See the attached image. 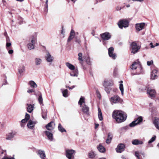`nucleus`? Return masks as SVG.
<instances>
[{"mask_svg": "<svg viewBox=\"0 0 159 159\" xmlns=\"http://www.w3.org/2000/svg\"><path fill=\"white\" fill-rule=\"evenodd\" d=\"M100 159H106L105 158L102 157Z\"/></svg>", "mask_w": 159, "mask_h": 159, "instance_id": "64", "label": "nucleus"}, {"mask_svg": "<svg viewBox=\"0 0 159 159\" xmlns=\"http://www.w3.org/2000/svg\"><path fill=\"white\" fill-rule=\"evenodd\" d=\"M147 93L151 97H154L156 93L154 89H152L150 88H148L147 90Z\"/></svg>", "mask_w": 159, "mask_h": 159, "instance_id": "19", "label": "nucleus"}, {"mask_svg": "<svg viewBox=\"0 0 159 159\" xmlns=\"http://www.w3.org/2000/svg\"><path fill=\"white\" fill-rule=\"evenodd\" d=\"M112 116L118 123L125 121L127 117L126 114L121 110H114L112 113Z\"/></svg>", "mask_w": 159, "mask_h": 159, "instance_id": "1", "label": "nucleus"}, {"mask_svg": "<svg viewBox=\"0 0 159 159\" xmlns=\"http://www.w3.org/2000/svg\"><path fill=\"white\" fill-rule=\"evenodd\" d=\"M121 9V8L120 7H117L116 8V9L117 10H120Z\"/></svg>", "mask_w": 159, "mask_h": 159, "instance_id": "58", "label": "nucleus"}, {"mask_svg": "<svg viewBox=\"0 0 159 159\" xmlns=\"http://www.w3.org/2000/svg\"><path fill=\"white\" fill-rule=\"evenodd\" d=\"M35 63L36 65L39 66L40 65L42 62V60L39 57H36L34 59Z\"/></svg>", "mask_w": 159, "mask_h": 159, "instance_id": "30", "label": "nucleus"}, {"mask_svg": "<svg viewBox=\"0 0 159 159\" xmlns=\"http://www.w3.org/2000/svg\"><path fill=\"white\" fill-rule=\"evenodd\" d=\"M66 66L72 70V71L70 73V75L71 76H78V71L77 69L75 68V67L73 65L69 62H66Z\"/></svg>", "mask_w": 159, "mask_h": 159, "instance_id": "3", "label": "nucleus"}, {"mask_svg": "<svg viewBox=\"0 0 159 159\" xmlns=\"http://www.w3.org/2000/svg\"><path fill=\"white\" fill-rule=\"evenodd\" d=\"M97 148L98 151L100 152H103L105 151V149L104 147L102 146L101 144H99L98 147Z\"/></svg>", "mask_w": 159, "mask_h": 159, "instance_id": "33", "label": "nucleus"}, {"mask_svg": "<svg viewBox=\"0 0 159 159\" xmlns=\"http://www.w3.org/2000/svg\"><path fill=\"white\" fill-rule=\"evenodd\" d=\"M29 84L31 87L34 88H36L37 85L36 83L33 81H30L29 82Z\"/></svg>", "mask_w": 159, "mask_h": 159, "instance_id": "35", "label": "nucleus"}, {"mask_svg": "<svg viewBox=\"0 0 159 159\" xmlns=\"http://www.w3.org/2000/svg\"><path fill=\"white\" fill-rule=\"evenodd\" d=\"M114 49L111 47L108 49V55L110 57L113 59H115L116 57V53H114Z\"/></svg>", "mask_w": 159, "mask_h": 159, "instance_id": "11", "label": "nucleus"}, {"mask_svg": "<svg viewBox=\"0 0 159 159\" xmlns=\"http://www.w3.org/2000/svg\"><path fill=\"white\" fill-rule=\"evenodd\" d=\"M36 123V121H33L31 120H30L27 124V126L29 129H32L34 127Z\"/></svg>", "mask_w": 159, "mask_h": 159, "instance_id": "16", "label": "nucleus"}, {"mask_svg": "<svg viewBox=\"0 0 159 159\" xmlns=\"http://www.w3.org/2000/svg\"><path fill=\"white\" fill-rule=\"evenodd\" d=\"M144 23L136 24L135 25L136 29L138 31H140L144 28Z\"/></svg>", "mask_w": 159, "mask_h": 159, "instance_id": "17", "label": "nucleus"}, {"mask_svg": "<svg viewBox=\"0 0 159 159\" xmlns=\"http://www.w3.org/2000/svg\"><path fill=\"white\" fill-rule=\"evenodd\" d=\"M149 45L151 47V48H154L155 47V46L153 45V43L152 42L150 43Z\"/></svg>", "mask_w": 159, "mask_h": 159, "instance_id": "51", "label": "nucleus"}, {"mask_svg": "<svg viewBox=\"0 0 159 159\" xmlns=\"http://www.w3.org/2000/svg\"><path fill=\"white\" fill-rule=\"evenodd\" d=\"M78 56H79L78 59L80 61H83V60L82 59V53L80 52L78 54Z\"/></svg>", "mask_w": 159, "mask_h": 159, "instance_id": "42", "label": "nucleus"}, {"mask_svg": "<svg viewBox=\"0 0 159 159\" xmlns=\"http://www.w3.org/2000/svg\"><path fill=\"white\" fill-rule=\"evenodd\" d=\"M102 84L104 87L105 91L108 94H109L110 92V89L108 87L112 86L114 84V82L113 80L109 79H105L103 81Z\"/></svg>", "mask_w": 159, "mask_h": 159, "instance_id": "2", "label": "nucleus"}, {"mask_svg": "<svg viewBox=\"0 0 159 159\" xmlns=\"http://www.w3.org/2000/svg\"><path fill=\"white\" fill-rule=\"evenodd\" d=\"M75 32L73 29H71L70 32V36L68 39L67 42H69L75 37Z\"/></svg>", "mask_w": 159, "mask_h": 159, "instance_id": "25", "label": "nucleus"}, {"mask_svg": "<svg viewBox=\"0 0 159 159\" xmlns=\"http://www.w3.org/2000/svg\"><path fill=\"white\" fill-rule=\"evenodd\" d=\"M3 159H15L14 157H4Z\"/></svg>", "mask_w": 159, "mask_h": 159, "instance_id": "53", "label": "nucleus"}, {"mask_svg": "<svg viewBox=\"0 0 159 159\" xmlns=\"http://www.w3.org/2000/svg\"><path fill=\"white\" fill-rule=\"evenodd\" d=\"M39 103L42 105H43V99L41 95H40L38 98Z\"/></svg>", "mask_w": 159, "mask_h": 159, "instance_id": "40", "label": "nucleus"}, {"mask_svg": "<svg viewBox=\"0 0 159 159\" xmlns=\"http://www.w3.org/2000/svg\"><path fill=\"white\" fill-rule=\"evenodd\" d=\"M158 70L157 69L153 70L151 73V75H153L154 74H157V73Z\"/></svg>", "mask_w": 159, "mask_h": 159, "instance_id": "48", "label": "nucleus"}, {"mask_svg": "<svg viewBox=\"0 0 159 159\" xmlns=\"http://www.w3.org/2000/svg\"><path fill=\"white\" fill-rule=\"evenodd\" d=\"M118 25L120 28L122 29L123 27L125 28L127 27L129 25V22L127 20H122L119 21Z\"/></svg>", "mask_w": 159, "mask_h": 159, "instance_id": "10", "label": "nucleus"}, {"mask_svg": "<svg viewBox=\"0 0 159 159\" xmlns=\"http://www.w3.org/2000/svg\"><path fill=\"white\" fill-rule=\"evenodd\" d=\"M125 145L122 143L119 144L116 148V151L118 153H121L124 150Z\"/></svg>", "mask_w": 159, "mask_h": 159, "instance_id": "15", "label": "nucleus"}, {"mask_svg": "<svg viewBox=\"0 0 159 159\" xmlns=\"http://www.w3.org/2000/svg\"><path fill=\"white\" fill-rule=\"evenodd\" d=\"M130 48L131 51V53L134 54L138 51L140 49V47L139 46L137 45L136 42H133L130 43Z\"/></svg>", "mask_w": 159, "mask_h": 159, "instance_id": "4", "label": "nucleus"}, {"mask_svg": "<svg viewBox=\"0 0 159 159\" xmlns=\"http://www.w3.org/2000/svg\"><path fill=\"white\" fill-rule=\"evenodd\" d=\"M64 32H65L64 30L63 29V27L62 28V30L61 31V34H64Z\"/></svg>", "mask_w": 159, "mask_h": 159, "instance_id": "55", "label": "nucleus"}, {"mask_svg": "<svg viewBox=\"0 0 159 159\" xmlns=\"http://www.w3.org/2000/svg\"><path fill=\"white\" fill-rule=\"evenodd\" d=\"M38 153L42 159L44 158L46 156L44 152L41 150H38Z\"/></svg>", "mask_w": 159, "mask_h": 159, "instance_id": "27", "label": "nucleus"}, {"mask_svg": "<svg viewBox=\"0 0 159 159\" xmlns=\"http://www.w3.org/2000/svg\"><path fill=\"white\" fill-rule=\"evenodd\" d=\"M121 158H122V159H126L123 156Z\"/></svg>", "mask_w": 159, "mask_h": 159, "instance_id": "63", "label": "nucleus"}, {"mask_svg": "<svg viewBox=\"0 0 159 159\" xmlns=\"http://www.w3.org/2000/svg\"><path fill=\"white\" fill-rule=\"evenodd\" d=\"M58 129L59 131L61 132H66V130L61 126V124H59L58 126Z\"/></svg>", "mask_w": 159, "mask_h": 159, "instance_id": "36", "label": "nucleus"}, {"mask_svg": "<svg viewBox=\"0 0 159 159\" xmlns=\"http://www.w3.org/2000/svg\"><path fill=\"white\" fill-rule=\"evenodd\" d=\"M45 58L46 61L50 64L53 62L54 60V57L48 51L45 52Z\"/></svg>", "mask_w": 159, "mask_h": 159, "instance_id": "7", "label": "nucleus"}, {"mask_svg": "<svg viewBox=\"0 0 159 159\" xmlns=\"http://www.w3.org/2000/svg\"><path fill=\"white\" fill-rule=\"evenodd\" d=\"M55 127V124L53 121L51 122L46 125V128L49 130H52Z\"/></svg>", "mask_w": 159, "mask_h": 159, "instance_id": "13", "label": "nucleus"}, {"mask_svg": "<svg viewBox=\"0 0 159 159\" xmlns=\"http://www.w3.org/2000/svg\"><path fill=\"white\" fill-rule=\"evenodd\" d=\"M120 98L117 95H115L109 98V101L112 105L119 103L120 101Z\"/></svg>", "mask_w": 159, "mask_h": 159, "instance_id": "9", "label": "nucleus"}, {"mask_svg": "<svg viewBox=\"0 0 159 159\" xmlns=\"http://www.w3.org/2000/svg\"><path fill=\"white\" fill-rule=\"evenodd\" d=\"M36 42V39L33 37L29 39L27 45L28 48L30 50L34 49Z\"/></svg>", "mask_w": 159, "mask_h": 159, "instance_id": "5", "label": "nucleus"}, {"mask_svg": "<svg viewBox=\"0 0 159 159\" xmlns=\"http://www.w3.org/2000/svg\"><path fill=\"white\" fill-rule=\"evenodd\" d=\"M16 0L20 2H23V1H24V0Z\"/></svg>", "mask_w": 159, "mask_h": 159, "instance_id": "60", "label": "nucleus"}, {"mask_svg": "<svg viewBox=\"0 0 159 159\" xmlns=\"http://www.w3.org/2000/svg\"><path fill=\"white\" fill-rule=\"evenodd\" d=\"M153 61L152 60H151L150 61H148L147 62V65L148 66H150L153 64Z\"/></svg>", "mask_w": 159, "mask_h": 159, "instance_id": "50", "label": "nucleus"}, {"mask_svg": "<svg viewBox=\"0 0 159 159\" xmlns=\"http://www.w3.org/2000/svg\"><path fill=\"white\" fill-rule=\"evenodd\" d=\"M153 123L155 127L159 130V117L155 118L153 121Z\"/></svg>", "mask_w": 159, "mask_h": 159, "instance_id": "23", "label": "nucleus"}, {"mask_svg": "<svg viewBox=\"0 0 159 159\" xmlns=\"http://www.w3.org/2000/svg\"><path fill=\"white\" fill-rule=\"evenodd\" d=\"M75 152L72 149H68L66 151V155L68 159H73Z\"/></svg>", "mask_w": 159, "mask_h": 159, "instance_id": "8", "label": "nucleus"}, {"mask_svg": "<svg viewBox=\"0 0 159 159\" xmlns=\"http://www.w3.org/2000/svg\"><path fill=\"white\" fill-rule=\"evenodd\" d=\"M16 134V133L15 132L9 133L7 135L6 139L7 140H11L14 137Z\"/></svg>", "mask_w": 159, "mask_h": 159, "instance_id": "24", "label": "nucleus"}, {"mask_svg": "<svg viewBox=\"0 0 159 159\" xmlns=\"http://www.w3.org/2000/svg\"><path fill=\"white\" fill-rule=\"evenodd\" d=\"M18 71L19 73L20 74H22L25 71V67L24 64H21L20 65L18 69Z\"/></svg>", "mask_w": 159, "mask_h": 159, "instance_id": "21", "label": "nucleus"}, {"mask_svg": "<svg viewBox=\"0 0 159 159\" xmlns=\"http://www.w3.org/2000/svg\"><path fill=\"white\" fill-rule=\"evenodd\" d=\"M34 105L31 104H27V111L29 113H31L34 110Z\"/></svg>", "mask_w": 159, "mask_h": 159, "instance_id": "28", "label": "nucleus"}, {"mask_svg": "<svg viewBox=\"0 0 159 159\" xmlns=\"http://www.w3.org/2000/svg\"><path fill=\"white\" fill-rule=\"evenodd\" d=\"M86 61L87 63L89 65H90L91 64L92 61H90L89 57H87L86 59Z\"/></svg>", "mask_w": 159, "mask_h": 159, "instance_id": "43", "label": "nucleus"}, {"mask_svg": "<svg viewBox=\"0 0 159 159\" xmlns=\"http://www.w3.org/2000/svg\"><path fill=\"white\" fill-rule=\"evenodd\" d=\"M113 135L111 133H109L108 134L107 138L106 140V143L107 144L110 143L112 138Z\"/></svg>", "mask_w": 159, "mask_h": 159, "instance_id": "29", "label": "nucleus"}, {"mask_svg": "<svg viewBox=\"0 0 159 159\" xmlns=\"http://www.w3.org/2000/svg\"><path fill=\"white\" fill-rule=\"evenodd\" d=\"M101 37L104 40H108L111 37L110 34L106 32L101 34Z\"/></svg>", "mask_w": 159, "mask_h": 159, "instance_id": "20", "label": "nucleus"}, {"mask_svg": "<svg viewBox=\"0 0 159 159\" xmlns=\"http://www.w3.org/2000/svg\"><path fill=\"white\" fill-rule=\"evenodd\" d=\"M30 118V115L27 113H26L25 119L22 120L21 121L20 125L22 127H24L25 125V123L29 120Z\"/></svg>", "mask_w": 159, "mask_h": 159, "instance_id": "12", "label": "nucleus"}, {"mask_svg": "<svg viewBox=\"0 0 159 159\" xmlns=\"http://www.w3.org/2000/svg\"><path fill=\"white\" fill-rule=\"evenodd\" d=\"M130 7V5L129 4H128L126 5V7L128 8L129 7Z\"/></svg>", "mask_w": 159, "mask_h": 159, "instance_id": "61", "label": "nucleus"}, {"mask_svg": "<svg viewBox=\"0 0 159 159\" xmlns=\"http://www.w3.org/2000/svg\"><path fill=\"white\" fill-rule=\"evenodd\" d=\"M74 87H75V86H72V87H68V88L70 89H72L73 88H74Z\"/></svg>", "mask_w": 159, "mask_h": 159, "instance_id": "57", "label": "nucleus"}, {"mask_svg": "<svg viewBox=\"0 0 159 159\" xmlns=\"http://www.w3.org/2000/svg\"><path fill=\"white\" fill-rule=\"evenodd\" d=\"M144 0H138V1H139L140 2H143Z\"/></svg>", "mask_w": 159, "mask_h": 159, "instance_id": "62", "label": "nucleus"}, {"mask_svg": "<svg viewBox=\"0 0 159 159\" xmlns=\"http://www.w3.org/2000/svg\"><path fill=\"white\" fill-rule=\"evenodd\" d=\"M159 43H156L155 45V46H159Z\"/></svg>", "mask_w": 159, "mask_h": 159, "instance_id": "59", "label": "nucleus"}, {"mask_svg": "<svg viewBox=\"0 0 159 159\" xmlns=\"http://www.w3.org/2000/svg\"><path fill=\"white\" fill-rule=\"evenodd\" d=\"M98 117L99 120H103V117L102 115V113L101 110L100 108L99 107H98Z\"/></svg>", "mask_w": 159, "mask_h": 159, "instance_id": "32", "label": "nucleus"}, {"mask_svg": "<svg viewBox=\"0 0 159 159\" xmlns=\"http://www.w3.org/2000/svg\"><path fill=\"white\" fill-rule=\"evenodd\" d=\"M82 111L84 113H86L89 111V108L86 106L84 105L82 107Z\"/></svg>", "mask_w": 159, "mask_h": 159, "instance_id": "34", "label": "nucleus"}, {"mask_svg": "<svg viewBox=\"0 0 159 159\" xmlns=\"http://www.w3.org/2000/svg\"><path fill=\"white\" fill-rule=\"evenodd\" d=\"M120 84L119 85V89L120 90L122 95L124 94V86L123 84V81L122 80L120 82Z\"/></svg>", "mask_w": 159, "mask_h": 159, "instance_id": "31", "label": "nucleus"}, {"mask_svg": "<svg viewBox=\"0 0 159 159\" xmlns=\"http://www.w3.org/2000/svg\"><path fill=\"white\" fill-rule=\"evenodd\" d=\"M157 74H154L153 75H151V79L152 80H155L157 78Z\"/></svg>", "mask_w": 159, "mask_h": 159, "instance_id": "49", "label": "nucleus"}, {"mask_svg": "<svg viewBox=\"0 0 159 159\" xmlns=\"http://www.w3.org/2000/svg\"><path fill=\"white\" fill-rule=\"evenodd\" d=\"M132 143L133 145H142L143 143V142L137 139H134L132 141Z\"/></svg>", "mask_w": 159, "mask_h": 159, "instance_id": "26", "label": "nucleus"}, {"mask_svg": "<svg viewBox=\"0 0 159 159\" xmlns=\"http://www.w3.org/2000/svg\"><path fill=\"white\" fill-rule=\"evenodd\" d=\"M156 139V136L155 135H154L153 137H152L150 140H149L148 141V143H151L153 141H154Z\"/></svg>", "mask_w": 159, "mask_h": 159, "instance_id": "41", "label": "nucleus"}, {"mask_svg": "<svg viewBox=\"0 0 159 159\" xmlns=\"http://www.w3.org/2000/svg\"><path fill=\"white\" fill-rule=\"evenodd\" d=\"M62 93L63 96L65 97H67L69 95L68 90L66 89H65L64 90L62 91Z\"/></svg>", "mask_w": 159, "mask_h": 159, "instance_id": "37", "label": "nucleus"}, {"mask_svg": "<svg viewBox=\"0 0 159 159\" xmlns=\"http://www.w3.org/2000/svg\"><path fill=\"white\" fill-rule=\"evenodd\" d=\"M96 92L98 97L99 98V99H100L101 98V95L99 93V91L98 89H96Z\"/></svg>", "mask_w": 159, "mask_h": 159, "instance_id": "45", "label": "nucleus"}, {"mask_svg": "<svg viewBox=\"0 0 159 159\" xmlns=\"http://www.w3.org/2000/svg\"><path fill=\"white\" fill-rule=\"evenodd\" d=\"M9 39L7 37L6 39V41L7 42V43H6V47H10L11 45V44L9 42Z\"/></svg>", "mask_w": 159, "mask_h": 159, "instance_id": "46", "label": "nucleus"}, {"mask_svg": "<svg viewBox=\"0 0 159 159\" xmlns=\"http://www.w3.org/2000/svg\"><path fill=\"white\" fill-rule=\"evenodd\" d=\"M130 68L132 70H135L137 68L140 70L141 69L140 64L138 62H133L131 65Z\"/></svg>", "mask_w": 159, "mask_h": 159, "instance_id": "14", "label": "nucleus"}, {"mask_svg": "<svg viewBox=\"0 0 159 159\" xmlns=\"http://www.w3.org/2000/svg\"><path fill=\"white\" fill-rule=\"evenodd\" d=\"M89 157L91 158H93L95 157L96 154L95 152L93 151L90 152L89 154Z\"/></svg>", "mask_w": 159, "mask_h": 159, "instance_id": "39", "label": "nucleus"}, {"mask_svg": "<svg viewBox=\"0 0 159 159\" xmlns=\"http://www.w3.org/2000/svg\"><path fill=\"white\" fill-rule=\"evenodd\" d=\"M84 98L83 97H81L80 98V99L78 103L79 105H80V106H82V104L83 103H84Z\"/></svg>", "mask_w": 159, "mask_h": 159, "instance_id": "38", "label": "nucleus"}, {"mask_svg": "<svg viewBox=\"0 0 159 159\" xmlns=\"http://www.w3.org/2000/svg\"><path fill=\"white\" fill-rule=\"evenodd\" d=\"M34 92V90L32 89H29L27 91V92L29 93H32Z\"/></svg>", "mask_w": 159, "mask_h": 159, "instance_id": "52", "label": "nucleus"}, {"mask_svg": "<svg viewBox=\"0 0 159 159\" xmlns=\"http://www.w3.org/2000/svg\"><path fill=\"white\" fill-rule=\"evenodd\" d=\"M42 117L44 119H46L47 118V112L46 111H45L44 113L43 112V113L42 114Z\"/></svg>", "mask_w": 159, "mask_h": 159, "instance_id": "47", "label": "nucleus"}, {"mask_svg": "<svg viewBox=\"0 0 159 159\" xmlns=\"http://www.w3.org/2000/svg\"><path fill=\"white\" fill-rule=\"evenodd\" d=\"M13 52V50H9L8 51V53L10 54H12Z\"/></svg>", "mask_w": 159, "mask_h": 159, "instance_id": "54", "label": "nucleus"}, {"mask_svg": "<svg viewBox=\"0 0 159 159\" xmlns=\"http://www.w3.org/2000/svg\"><path fill=\"white\" fill-rule=\"evenodd\" d=\"M48 0H46V4L45 5V9H44V11L46 13H47V11H48Z\"/></svg>", "mask_w": 159, "mask_h": 159, "instance_id": "44", "label": "nucleus"}, {"mask_svg": "<svg viewBox=\"0 0 159 159\" xmlns=\"http://www.w3.org/2000/svg\"><path fill=\"white\" fill-rule=\"evenodd\" d=\"M135 155L138 159H142L145 157L144 153L141 152H136Z\"/></svg>", "mask_w": 159, "mask_h": 159, "instance_id": "18", "label": "nucleus"}, {"mask_svg": "<svg viewBox=\"0 0 159 159\" xmlns=\"http://www.w3.org/2000/svg\"><path fill=\"white\" fill-rule=\"evenodd\" d=\"M99 126V124H95V129L97 128Z\"/></svg>", "mask_w": 159, "mask_h": 159, "instance_id": "56", "label": "nucleus"}, {"mask_svg": "<svg viewBox=\"0 0 159 159\" xmlns=\"http://www.w3.org/2000/svg\"><path fill=\"white\" fill-rule=\"evenodd\" d=\"M143 117L141 116H139L137 119L133 121L129 124V126L131 127H133L138 125L139 124L143 121Z\"/></svg>", "mask_w": 159, "mask_h": 159, "instance_id": "6", "label": "nucleus"}, {"mask_svg": "<svg viewBox=\"0 0 159 159\" xmlns=\"http://www.w3.org/2000/svg\"><path fill=\"white\" fill-rule=\"evenodd\" d=\"M44 133L49 140L50 141H52L53 136V134L52 133L47 131H44Z\"/></svg>", "mask_w": 159, "mask_h": 159, "instance_id": "22", "label": "nucleus"}]
</instances>
